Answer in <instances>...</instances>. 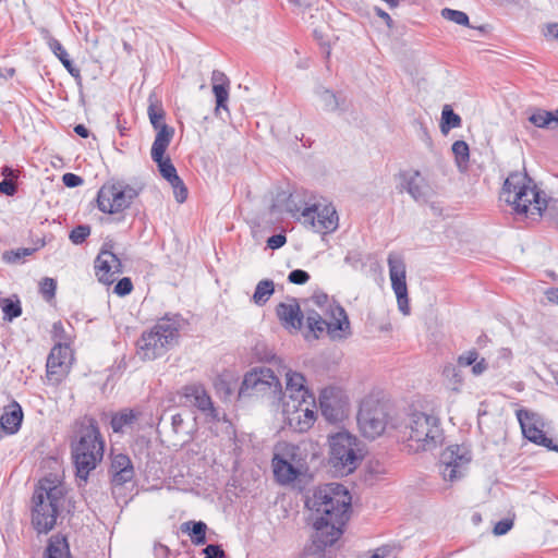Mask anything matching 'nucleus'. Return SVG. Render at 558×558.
Instances as JSON below:
<instances>
[{
  "label": "nucleus",
  "mask_w": 558,
  "mask_h": 558,
  "mask_svg": "<svg viewBox=\"0 0 558 558\" xmlns=\"http://www.w3.org/2000/svg\"><path fill=\"white\" fill-rule=\"evenodd\" d=\"M310 554H306L304 558H326L325 549L316 548L313 544L307 548Z\"/></svg>",
  "instance_id": "nucleus-60"
},
{
  "label": "nucleus",
  "mask_w": 558,
  "mask_h": 558,
  "mask_svg": "<svg viewBox=\"0 0 558 558\" xmlns=\"http://www.w3.org/2000/svg\"><path fill=\"white\" fill-rule=\"evenodd\" d=\"M134 476V469L116 471L112 473V483L114 485H123L130 481H132Z\"/></svg>",
  "instance_id": "nucleus-47"
},
{
  "label": "nucleus",
  "mask_w": 558,
  "mask_h": 558,
  "mask_svg": "<svg viewBox=\"0 0 558 558\" xmlns=\"http://www.w3.org/2000/svg\"><path fill=\"white\" fill-rule=\"evenodd\" d=\"M62 181L68 187H76L83 183V179L74 173H65L62 177Z\"/></svg>",
  "instance_id": "nucleus-57"
},
{
  "label": "nucleus",
  "mask_w": 558,
  "mask_h": 558,
  "mask_svg": "<svg viewBox=\"0 0 558 558\" xmlns=\"http://www.w3.org/2000/svg\"><path fill=\"white\" fill-rule=\"evenodd\" d=\"M311 302L316 308L305 312L306 326L315 338L328 335L330 339L347 338L350 331V322L344 308L330 300L326 293H315Z\"/></svg>",
  "instance_id": "nucleus-2"
},
{
  "label": "nucleus",
  "mask_w": 558,
  "mask_h": 558,
  "mask_svg": "<svg viewBox=\"0 0 558 558\" xmlns=\"http://www.w3.org/2000/svg\"><path fill=\"white\" fill-rule=\"evenodd\" d=\"M287 242V238L282 233L274 234L268 238L267 246L271 250H278L282 247Z\"/></svg>",
  "instance_id": "nucleus-55"
},
{
  "label": "nucleus",
  "mask_w": 558,
  "mask_h": 558,
  "mask_svg": "<svg viewBox=\"0 0 558 558\" xmlns=\"http://www.w3.org/2000/svg\"><path fill=\"white\" fill-rule=\"evenodd\" d=\"M45 558H70L65 537L59 535L52 536L46 548Z\"/></svg>",
  "instance_id": "nucleus-32"
},
{
  "label": "nucleus",
  "mask_w": 558,
  "mask_h": 558,
  "mask_svg": "<svg viewBox=\"0 0 558 558\" xmlns=\"http://www.w3.org/2000/svg\"><path fill=\"white\" fill-rule=\"evenodd\" d=\"M441 15L444 19L449 20L458 25H469V16L462 11L446 8L441 11Z\"/></svg>",
  "instance_id": "nucleus-42"
},
{
  "label": "nucleus",
  "mask_w": 558,
  "mask_h": 558,
  "mask_svg": "<svg viewBox=\"0 0 558 558\" xmlns=\"http://www.w3.org/2000/svg\"><path fill=\"white\" fill-rule=\"evenodd\" d=\"M133 464L129 456L119 453L112 458L111 472L132 469Z\"/></svg>",
  "instance_id": "nucleus-45"
},
{
  "label": "nucleus",
  "mask_w": 558,
  "mask_h": 558,
  "mask_svg": "<svg viewBox=\"0 0 558 558\" xmlns=\"http://www.w3.org/2000/svg\"><path fill=\"white\" fill-rule=\"evenodd\" d=\"M133 290V283L130 278L124 277L120 279L113 288V292L120 296L128 295Z\"/></svg>",
  "instance_id": "nucleus-48"
},
{
  "label": "nucleus",
  "mask_w": 558,
  "mask_h": 558,
  "mask_svg": "<svg viewBox=\"0 0 558 558\" xmlns=\"http://www.w3.org/2000/svg\"><path fill=\"white\" fill-rule=\"evenodd\" d=\"M306 205H310V204L301 201L299 198V195L290 194V196L288 197L287 203H286V208H287V211L290 213L293 217L301 219L302 211Z\"/></svg>",
  "instance_id": "nucleus-41"
},
{
  "label": "nucleus",
  "mask_w": 558,
  "mask_h": 558,
  "mask_svg": "<svg viewBox=\"0 0 558 558\" xmlns=\"http://www.w3.org/2000/svg\"><path fill=\"white\" fill-rule=\"evenodd\" d=\"M330 463L341 474L352 473L362 460L359 440L348 432H339L329 439Z\"/></svg>",
  "instance_id": "nucleus-8"
},
{
  "label": "nucleus",
  "mask_w": 558,
  "mask_h": 558,
  "mask_svg": "<svg viewBox=\"0 0 558 558\" xmlns=\"http://www.w3.org/2000/svg\"><path fill=\"white\" fill-rule=\"evenodd\" d=\"M303 223L315 232L329 234L339 227L337 210L331 204L313 203L306 205L302 211Z\"/></svg>",
  "instance_id": "nucleus-12"
},
{
  "label": "nucleus",
  "mask_w": 558,
  "mask_h": 558,
  "mask_svg": "<svg viewBox=\"0 0 558 558\" xmlns=\"http://www.w3.org/2000/svg\"><path fill=\"white\" fill-rule=\"evenodd\" d=\"M471 461L468 451L460 446H450L442 453L440 459V473L444 480L453 482L460 478L463 470Z\"/></svg>",
  "instance_id": "nucleus-18"
},
{
  "label": "nucleus",
  "mask_w": 558,
  "mask_h": 558,
  "mask_svg": "<svg viewBox=\"0 0 558 558\" xmlns=\"http://www.w3.org/2000/svg\"><path fill=\"white\" fill-rule=\"evenodd\" d=\"M17 191V185L12 179H3L0 182V193L7 196H13Z\"/></svg>",
  "instance_id": "nucleus-51"
},
{
  "label": "nucleus",
  "mask_w": 558,
  "mask_h": 558,
  "mask_svg": "<svg viewBox=\"0 0 558 558\" xmlns=\"http://www.w3.org/2000/svg\"><path fill=\"white\" fill-rule=\"evenodd\" d=\"M57 282L52 278H44L39 284V292L43 298L47 301H50L56 295Z\"/></svg>",
  "instance_id": "nucleus-43"
},
{
  "label": "nucleus",
  "mask_w": 558,
  "mask_h": 558,
  "mask_svg": "<svg viewBox=\"0 0 558 558\" xmlns=\"http://www.w3.org/2000/svg\"><path fill=\"white\" fill-rule=\"evenodd\" d=\"M22 420V408L14 401L0 416V427L7 434L13 435L20 429Z\"/></svg>",
  "instance_id": "nucleus-28"
},
{
  "label": "nucleus",
  "mask_w": 558,
  "mask_h": 558,
  "mask_svg": "<svg viewBox=\"0 0 558 558\" xmlns=\"http://www.w3.org/2000/svg\"><path fill=\"white\" fill-rule=\"evenodd\" d=\"M74 132H75L78 136L84 137V138L88 137V135H89V131H88V130H87V128H86L85 125H83V124H77V125H75V126H74Z\"/></svg>",
  "instance_id": "nucleus-64"
},
{
  "label": "nucleus",
  "mask_w": 558,
  "mask_h": 558,
  "mask_svg": "<svg viewBox=\"0 0 558 558\" xmlns=\"http://www.w3.org/2000/svg\"><path fill=\"white\" fill-rule=\"evenodd\" d=\"M181 531L187 533L195 545H204L206 543L207 525L203 521L184 522L181 525Z\"/></svg>",
  "instance_id": "nucleus-31"
},
{
  "label": "nucleus",
  "mask_w": 558,
  "mask_h": 558,
  "mask_svg": "<svg viewBox=\"0 0 558 558\" xmlns=\"http://www.w3.org/2000/svg\"><path fill=\"white\" fill-rule=\"evenodd\" d=\"M172 140V132L168 129H162L159 134H156L155 141L151 146L150 155L154 162L157 163L160 174L169 183H178L179 175L175 167L172 165L169 157H165V153Z\"/></svg>",
  "instance_id": "nucleus-15"
},
{
  "label": "nucleus",
  "mask_w": 558,
  "mask_h": 558,
  "mask_svg": "<svg viewBox=\"0 0 558 558\" xmlns=\"http://www.w3.org/2000/svg\"><path fill=\"white\" fill-rule=\"evenodd\" d=\"M46 39L48 47L60 61L61 58L69 56L62 44L49 33H47Z\"/></svg>",
  "instance_id": "nucleus-46"
},
{
  "label": "nucleus",
  "mask_w": 558,
  "mask_h": 558,
  "mask_svg": "<svg viewBox=\"0 0 558 558\" xmlns=\"http://www.w3.org/2000/svg\"><path fill=\"white\" fill-rule=\"evenodd\" d=\"M388 405L373 397L365 398L360 405L357 424L364 437L375 439L384 434L389 422Z\"/></svg>",
  "instance_id": "nucleus-9"
},
{
  "label": "nucleus",
  "mask_w": 558,
  "mask_h": 558,
  "mask_svg": "<svg viewBox=\"0 0 558 558\" xmlns=\"http://www.w3.org/2000/svg\"><path fill=\"white\" fill-rule=\"evenodd\" d=\"M1 174L4 177V179H12L13 181L17 179V171L9 166L2 167Z\"/></svg>",
  "instance_id": "nucleus-62"
},
{
  "label": "nucleus",
  "mask_w": 558,
  "mask_h": 558,
  "mask_svg": "<svg viewBox=\"0 0 558 558\" xmlns=\"http://www.w3.org/2000/svg\"><path fill=\"white\" fill-rule=\"evenodd\" d=\"M182 397L185 403L195 407L210 421H219V414L211 398L201 384L186 385L182 388Z\"/></svg>",
  "instance_id": "nucleus-21"
},
{
  "label": "nucleus",
  "mask_w": 558,
  "mask_h": 558,
  "mask_svg": "<svg viewBox=\"0 0 558 558\" xmlns=\"http://www.w3.org/2000/svg\"><path fill=\"white\" fill-rule=\"evenodd\" d=\"M299 451V447L290 444H283L277 448L274 458L286 460L290 464L302 465Z\"/></svg>",
  "instance_id": "nucleus-37"
},
{
  "label": "nucleus",
  "mask_w": 558,
  "mask_h": 558,
  "mask_svg": "<svg viewBox=\"0 0 558 558\" xmlns=\"http://www.w3.org/2000/svg\"><path fill=\"white\" fill-rule=\"evenodd\" d=\"M213 93L216 97V111L219 109L227 110L229 99V78L223 72L215 70L211 74Z\"/></svg>",
  "instance_id": "nucleus-26"
},
{
  "label": "nucleus",
  "mask_w": 558,
  "mask_h": 558,
  "mask_svg": "<svg viewBox=\"0 0 558 558\" xmlns=\"http://www.w3.org/2000/svg\"><path fill=\"white\" fill-rule=\"evenodd\" d=\"M317 95L323 102L324 109L327 111L343 110L344 99L339 98L329 89L319 88Z\"/></svg>",
  "instance_id": "nucleus-36"
},
{
  "label": "nucleus",
  "mask_w": 558,
  "mask_h": 558,
  "mask_svg": "<svg viewBox=\"0 0 558 558\" xmlns=\"http://www.w3.org/2000/svg\"><path fill=\"white\" fill-rule=\"evenodd\" d=\"M374 11H375L376 15L379 16L386 23L388 28H390V29L393 28V21H392L391 16L386 11H384L381 8H378V7H375Z\"/></svg>",
  "instance_id": "nucleus-59"
},
{
  "label": "nucleus",
  "mask_w": 558,
  "mask_h": 558,
  "mask_svg": "<svg viewBox=\"0 0 558 558\" xmlns=\"http://www.w3.org/2000/svg\"><path fill=\"white\" fill-rule=\"evenodd\" d=\"M105 441L99 432L96 420L88 418L78 432V440L72 445V458L76 469V476L86 481L90 471L102 460Z\"/></svg>",
  "instance_id": "nucleus-5"
},
{
  "label": "nucleus",
  "mask_w": 558,
  "mask_h": 558,
  "mask_svg": "<svg viewBox=\"0 0 558 558\" xmlns=\"http://www.w3.org/2000/svg\"><path fill=\"white\" fill-rule=\"evenodd\" d=\"M94 268L98 281L106 286H110L122 272V263L120 258L111 251V247L107 248L106 245L97 255L94 263Z\"/></svg>",
  "instance_id": "nucleus-20"
},
{
  "label": "nucleus",
  "mask_w": 558,
  "mask_h": 558,
  "mask_svg": "<svg viewBox=\"0 0 558 558\" xmlns=\"http://www.w3.org/2000/svg\"><path fill=\"white\" fill-rule=\"evenodd\" d=\"M179 338V323L169 317L159 319L150 330L144 331L137 341V354L144 361H153L166 354Z\"/></svg>",
  "instance_id": "nucleus-7"
},
{
  "label": "nucleus",
  "mask_w": 558,
  "mask_h": 558,
  "mask_svg": "<svg viewBox=\"0 0 558 558\" xmlns=\"http://www.w3.org/2000/svg\"><path fill=\"white\" fill-rule=\"evenodd\" d=\"M276 314L284 328L300 330L303 326L305 315L301 312L295 299H292L289 303H279L276 307Z\"/></svg>",
  "instance_id": "nucleus-23"
},
{
  "label": "nucleus",
  "mask_w": 558,
  "mask_h": 558,
  "mask_svg": "<svg viewBox=\"0 0 558 558\" xmlns=\"http://www.w3.org/2000/svg\"><path fill=\"white\" fill-rule=\"evenodd\" d=\"M400 177L402 186L416 202L425 199V180L418 170L404 171Z\"/></svg>",
  "instance_id": "nucleus-25"
},
{
  "label": "nucleus",
  "mask_w": 558,
  "mask_h": 558,
  "mask_svg": "<svg viewBox=\"0 0 558 558\" xmlns=\"http://www.w3.org/2000/svg\"><path fill=\"white\" fill-rule=\"evenodd\" d=\"M306 507L313 517V546L325 549L342 535V527L349 519L351 496L339 483H329L316 488L306 499Z\"/></svg>",
  "instance_id": "nucleus-1"
},
{
  "label": "nucleus",
  "mask_w": 558,
  "mask_h": 558,
  "mask_svg": "<svg viewBox=\"0 0 558 558\" xmlns=\"http://www.w3.org/2000/svg\"><path fill=\"white\" fill-rule=\"evenodd\" d=\"M142 413L133 409H124L114 413L111 417V428L114 433H125L126 430H138V420Z\"/></svg>",
  "instance_id": "nucleus-24"
},
{
  "label": "nucleus",
  "mask_w": 558,
  "mask_h": 558,
  "mask_svg": "<svg viewBox=\"0 0 558 558\" xmlns=\"http://www.w3.org/2000/svg\"><path fill=\"white\" fill-rule=\"evenodd\" d=\"M51 333L52 338L59 342L68 339L64 326L61 322L53 323Z\"/></svg>",
  "instance_id": "nucleus-56"
},
{
  "label": "nucleus",
  "mask_w": 558,
  "mask_h": 558,
  "mask_svg": "<svg viewBox=\"0 0 558 558\" xmlns=\"http://www.w3.org/2000/svg\"><path fill=\"white\" fill-rule=\"evenodd\" d=\"M344 262L349 264L350 266L357 268L360 266H363V255L359 251H350L348 252Z\"/></svg>",
  "instance_id": "nucleus-53"
},
{
  "label": "nucleus",
  "mask_w": 558,
  "mask_h": 558,
  "mask_svg": "<svg viewBox=\"0 0 558 558\" xmlns=\"http://www.w3.org/2000/svg\"><path fill=\"white\" fill-rule=\"evenodd\" d=\"M90 234V227L87 225H80L70 232V240L74 244H82Z\"/></svg>",
  "instance_id": "nucleus-44"
},
{
  "label": "nucleus",
  "mask_w": 558,
  "mask_h": 558,
  "mask_svg": "<svg viewBox=\"0 0 558 558\" xmlns=\"http://www.w3.org/2000/svg\"><path fill=\"white\" fill-rule=\"evenodd\" d=\"M71 357V350L68 344L58 342L53 345L46 364V377L49 384L57 386L63 380L69 372Z\"/></svg>",
  "instance_id": "nucleus-17"
},
{
  "label": "nucleus",
  "mask_w": 558,
  "mask_h": 558,
  "mask_svg": "<svg viewBox=\"0 0 558 558\" xmlns=\"http://www.w3.org/2000/svg\"><path fill=\"white\" fill-rule=\"evenodd\" d=\"M315 399L305 402H283L282 411L290 428L298 433L307 432L316 421Z\"/></svg>",
  "instance_id": "nucleus-14"
},
{
  "label": "nucleus",
  "mask_w": 558,
  "mask_h": 558,
  "mask_svg": "<svg viewBox=\"0 0 558 558\" xmlns=\"http://www.w3.org/2000/svg\"><path fill=\"white\" fill-rule=\"evenodd\" d=\"M442 375L446 379L449 389L456 392H459L461 390L464 378L462 372L458 368V366L452 364L446 365L442 369Z\"/></svg>",
  "instance_id": "nucleus-34"
},
{
  "label": "nucleus",
  "mask_w": 558,
  "mask_h": 558,
  "mask_svg": "<svg viewBox=\"0 0 558 558\" xmlns=\"http://www.w3.org/2000/svg\"><path fill=\"white\" fill-rule=\"evenodd\" d=\"M275 292V284L272 280L265 279L257 283L254 294L253 302L257 305H264L270 299Z\"/></svg>",
  "instance_id": "nucleus-35"
},
{
  "label": "nucleus",
  "mask_w": 558,
  "mask_h": 558,
  "mask_svg": "<svg viewBox=\"0 0 558 558\" xmlns=\"http://www.w3.org/2000/svg\"><path fill=\"white\" fill-rule=\"evenodd\" d=\"M149 106L147 108V114L149 121L154 129L157 131V134L165 128L172 132V136L174 135V129L169 126L163 122L165 120V110L162 108L161 102L156 98L155 95L149 96Z\"/></svg>",
  "instance_id": "nucleus-29"
},
{
  "label": "nucleus",
  "mask_w": 558,
  "mask_h": 558,
  "mask_svg": "<svg viewBox=\"0 0 558 558\" xmlns=\"http://www.w3.org/2000/svg\"><path fill=\"white\" fill-rule=\"evenodd\" d=\"M546 37L554 38L558 40V23H550L546 26V32L544 33Z\"/></svg>",
  "instance_id": "nucleus-61"
},
{
  "label": "nucleus",
  "mask_w": 558,
  "mask_h": 558,
  "mask_svg": "<svg viewBox=\"0 0 558 558\" xmlns=\"http://www.w3.org/2000/svg\"><path fill=\"white\" fill-rule=\"evenodd\" d=\"M319 405L326 421L340 423L348 415L349 398L341 389L327 387L320 392Z\"/></svg>",
  "instance_id": "nucleus-13"
},
{
  "label": "nucleus",
  "mask_w": 558,
  "mask_h": 558,
  "mask_svg": "<svg viewBox=\"0 0 558 558\" xmlns=\"http://www.w3.org/2000/svg\"><path fill=\"white\" fill-rule=\"evenodd\" d=\"M513 526V521L510 519H504L498 521L494 526V534L495 535H505L507 534Z\"/></svg>",
  "instance_id": "nucleus-52"
},
{
  "label": "nucleus",
  "mask_w": 558,
  "mask_h": 558,
  "mask_svg": "<svg viewBox=\"0 0 558 558\" xmlns=\"http://www.w3.org/2000/svg\"><path fill=\"white\" fill-rule=\"evenodd\" d=\"M173 189L174 196L177 202L183 203L187 198V189L184 185L183 181L179 178L178 183H170Z\"/></svg>",
  "instance_id": "nucleus-50"
},
{
  "label": "nucleus",
  "mask_w": 558,
  "mask_h": 558,
  "mask_svg": "<svg viewBox=\"0 0 558 558\" xmlns=\"http://www.w3.org/2000/svg\"><path fill=\"white\" fill-rule=\"evenodd\" d=\"M452 153L459 169H465L470 159V148L466 142L456 141L452 144Z\"/></svg>",
  "instance_id": "nucleus-38"
},
{
  "label": "nucleus",
  "mask_w": 558,
  "mask_h": 558,
  "mask_svg": "<svg viewBox=\"0 0 558 558\" xmlns=\"http://www.w3.org/2000/svg\"><path fill=\"white\" fill-rule=\"evenodd\" d=\"M302 465L290 464L286 460L272 458L274 475L280 484H290L301 474Z\"/></svg>",
  "instance_id": "nucleus-27"
},
{
  "label": "nucleus",
  "mask_w": 558,
  "mask_h": 558,
  "mask_svg": "<svg viewBox=\"0 0 558 558\" xmlns=\"http://www.w3.org/2000/svg\"><path fill=\"white\" fill-rule=\"evenodd\" d=\"M64 498L62 486L49 481L39 483L32 498V525L38 533L47 534L54 527Z\"/></svg>",
  "instance_id": "nucleus-6"
},
{
  "label": "nucleus",
  "mask_w": 558,
  "mask_h": 558,
  "mask_svg": "<svg viewBox=\"0 0 558 558\" xmlns=\"http://www.w3.org/2000/svg\"><path fill=\"white\" fill-rule=\"evenodd\" d=\"M63 66L66 69V71L75 78H80L81 77V72L77 68H75L73 65V62L70 60L69 56L64 57V58H61V61H60Z\"/></svg>",
  "instance_id": "nucleus-58"
},
{
  "label": "nucleus",
  "mask_w": 558,
  "mask_h": 558,
  "mask_svg": "<svg viewBox=\"0 0 558 558\" xmlns=\"http://www.w3.org/2000/svg\"><path fill=\"white\" fill-rule=\"evenodd\" d=\"M500 197L518 215L541 217L547 207L546 198L526 173L511 172L505 180Z\"/></svg>",
  "instance_id": "nucleus-4"
},
{
  "label": "nucleus",
  "mask_w": 558,
  "mask_h": 558,
  "mask_svg": "<svg viewBox=\"0 0 558 558\" xmlns=\"http://www.w3.org/2000/svg\"><path fill=\"white\" fill-rule=\"evenodd\" d=\"M529 121L537 128H551L553 123L558 124V110L537 109L530 116Z\"/></svg>",
  "instance_id": "nucleus-33"
},
{
  "label": "nucleus",
  "mask_w": 558,
  "mask_h": 558,
  "mask_svg": "<svg viewBox=\"0 0 558 558\" xmlns=\"http://www.w3.org/2000/svg\"><path fill=\"white\" fill-rule=\"evenodd\" d=\"M392 427L405 444L409 452L429 451L441 442L442 430L439 418L422 411H412Z\"/></svg>",
  "instance_id": "nucleus-3"
},
{
  "label": "nucleus",
  "mask_w": 558,
  "mask_h": 558,
  "mask_svg": "<svg viewBox=\"0 0 558 558\" xmlns=\"http://www.w3.org/2000/svg\"><path fill=\"white\" fill-rule=\"evenodd\" d=\"M203 554H204L205 558H223L225 557L223 549L219 545H214V544L207 545L203 549Z\"/></svg>",
  "instance_id": "nucleus-54"
},
{
  "label": "nucleus",
  "mask_w": 558,
  "mask_h": 558,
  "mask_svg": "<svg viewBox=\"0 0 558 558\" xmlns=\"http://www.w3.org/2000/svg\"><path fill=\"white\" fill-rule=\"evenodd\" d=\"M1 308L3 311L4 318L10 322L21 316L22 314V307L19 299H3V304Z\"/></svg>",
  "instance_id": "nucleus-40"
},
{
  "label": "nucleus",
  "mask_w": 558,
  "mask_h": 558,
  "mask_svg": "<svg viewBox=\"0 0 558 558\" xmlns=\"http://www.w3.org/2000/svg\"><path fill=\"white\" fill-rule=\"evenodd\" d=\"M480 357L478 352L475 349L468 350L458 356V366L466 367L472 366V374L480 376L484 374L488 368V363L484 357Z\"/></svg>",
  "instance_id": "nucleus-30"
},
{
  "label": "nucleus",
  "mask_w": 558,
  "mask_h": 558,
  "mask_svg": "<svg viewBox=\"0 0 558 558\" xmlns=\"http://www.w3.org/2000/svg\"><path fill=\"white\" fill-rule=\"evenodd\" d=\"M545 295L550 303L558 305V288L547 289Z\"/></svg>",
  "instance_id": "nucleus-63"
},
{
  "label": "nucleus",
  "mask_w": 558,
  "mask_h": 558,
  "mask_svg": "<svg viewBox=\"0 0 558 558\" xmlns=\"http://www.w3.org/2000/svg\"><path fill=\"white\" fill-rule=\"evenodd\" d=\"M389 276L391 280L392 290L397 296L399 310L408 315L409 314V298L408 287L405 281V264L403 258L396 253L388 255Z\"/></svg>",
  "instance_id": "nucleus-16"
},
{
  "label": "nucleus",
  "mask_w": 558,
  "mask_h": 558,
  "mask_svg": "<svg viewBox=\"0 0 558 558\" xmlns=\"http://www.w3.org/2000/svg\"><path fill=\"white\" fill-rule=\"evenodd\" d=\"M138 194L137 189L128 184H106L98 191L97 207L106 214H118L129 208Z\"/></svg>",
  "instance_id": "nucleus-10"
},
{
  "label": "nucleus",
  "mask_w": 558,
  "mask_h": 558,
  "mask_svg": "<svg viewBox=\"0 0 558 558\" xmlns=\"http://www.w3.org/2000/svg\"><path fill=\"white\" fill-rule=\"evenodd\" d=\"M517 417L525 438L549 450L558 451V447L554 445L553 439L547 437L542 429L543 423L536 414L521 409L517 411Z\"/></svg>",
  "instance_id": "nucleus-19"
},
{
  "label": "nucleus",
  "mask_w": 558,
  "mask_h": 558,
  "mask_svg": "<svg viewBox=\"0 0 558 558\" xmlns=\"http://www.w3.org/2000/svg\"><path fill=\"white\" fill-rule=\"evenodd\" d=\"M305 377L298 372L289 371L286 374V390L282 395L283 402H305L307 400H314V396L310 392L305 386Z\"/></svg>",
  "instance_id": "nucleus-22"
},
{
  "label": "nucleus",
  "mask_w": 558,
  "mask_h": 558,
  "mask_svg": "<svg viewBox=\"0 0 558 558\" xmlns=\"http://www.w3.org/2000/svg\"><path fill=\"white\" fill-rule=\"evenodd\" d=\"M256 393L270 392L274 396H281L282 388L279 378L268 367H256L245 374L240 387V397Z\"/></svg>",
  "instance_id": "nucleus-11"
},
{
  "label": "nucleus",
  "mask_w": 558,
  "mask_h": 558,
  "mask_svg": "<svg viewBox=\"0 0 558 558\" xmlns=\"http://www.w3.org/2000/svg\"><path fill=\"white\" fill-rule=\"evenodd\" d=\"M288 280L294 284H305L310 280V275L305 270L294 269L289 274Z\"/></svg>",
  "instance_id": "nucleus-49"
},
{
  "label": "nucleus",
  "mask_w": 558,
  "mask_h": 558,
  "mask_svg": "<svg viewBox=\"0 0 558 558\" xmlns=\"http://www.w3.org/2000/svg\"><path fill=\"white\" fill-rule=\"evenodd\" d=\"M461 118L459 114L453 112V110L449 106H445L441 113V124L440 130L444 134L448 133L450 129H456L461 126Z\"/></svg>",
  "instance_id": "nucleus-39"
}]
</instances>
